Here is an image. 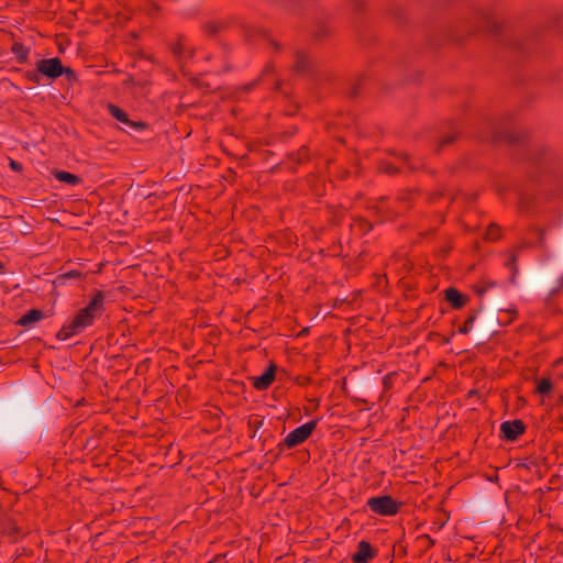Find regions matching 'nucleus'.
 Here are the masks:
<instances>
[{
	"label": "nucleus",
	"instance_id": "a211bd4d",
	"mask_svg": "<svg viewBox=\"0 0 563 563\" xmlns=\"http://www.w3.org/2000/svg\"><path fill=\"white\" fill-rule=\"evenodd\" d=\"M307 62V58L305 55H299L297 57V64H296V68L298 71H302L305 69V64Z\"/></svg>",
	"mask_w": 563,
	"mask_h": 563
},
{
	"label": "nucleus",
	"instance_id": "2eb2a0df",
	"mask_svg": "<svg viewBox=\"0 0 563 563\" xmlns=\"http://www.w3.org/2000/svg\"><path fill=\"white\" fill-rule=\"evenodd\" d=\"M349 5L352 12L361 13L366 7V2L365 0H350Z\"/></svg>",
	"mask_w": 563,
	"mask_h": 563
},
{
	"label": "nucleus",
	"instance_id": "9b49d317",
	"mask_svg": "<svg viewBox=\"0 0 563 563\" xmlns=\"http://www.w3.org/2000/svg\"><path fill=\"white\" fill-rule=\"evenodd\" d=\"M43 317H44V313L41 310L33 309V310H30L24 316H22L18 323L23 327L31 325L32 323L41 320Z\"/></svg>",
	"mask_w": 563,
	"mask_h": 563
},
{
	"label": "nucleus",
	"instance_id": "6e6552de",
	"mask_svg": "<svg viewBox=\"0 0 563 563\" xmlns=\"http://www.w3.org/2000/svg\"><path fill=\"white\" fill-rule=\"evenodd\" d=\"M275 377V367L269 366L262 375L254 379V387L264 390L273 383Z\"/></svg>",
	"mask_w": 563,
	"mask_h": 563
},
{
	"label": "nucleus",
	"instance_id": "7ed1b4c3",
	"mask_svg": "<svg viewBox=\"0 0 563 563\" xmlns=\"http://www.w3.org/2000/svg\"><path fill=\"white\" fill-rule=\"evenodd\" d=\"M316 426V421H309L299 426L286 435L284 440L285 445L291 449L303 443L312 434Z\"/></svg>",
	"mask_w": 563,
	"mask_h": 563
},
{
	"label": "nucleus",
	"instance_id": "412c9836",
	"mask_svg": "<svg viewBox=\"0 0 563 563\" xmlns=\"http://www.w3.org/2000/svg\"><path fill=\"white\" fill-rule=\"evenodd\" d=\"M63 75L66 76V78L71 81V80H75L76 79V74L73 69L70 68H65V71L63 73Z\"/></svg>",
	"mask_w": 563,
	"mask_h": 563
},
{
	"label": "nucleus",
	"instance_id": "4be33fe9",
	"mask_svg": "<svg viewBox=\"0 0 563 563\" xmlns=\"http://www.w3.org/2000/svg\"><path fill=\"white\" fill-rule=\"evenodd\" d=\"M9 165H10L11 169L14 172H20L22 169V165L16 161L10 159Z\"/></svg>",
	"mask_w": 563,
	"mask_h": 563
},
{
	"label": "nucleus",
	"instance_id": "0eeeda50",
	"mask_svg": "<svg viewBox=\"0 0 563 563\" xmlns=\"http://www.w3.org/2000/svg\"><path fill=\"white\" fill-rule=\"evenodd\" d=\"M374 555L372 547L366 541H361L357 545L356 552L352 555L354 563H367Z\"/></svg>",
	"mask_w": 563,
	"mask_h": 563
},
{
	"label": "nucleus",
	"instance_id": "4468645a",
	"mask_svg": "<svg viewBox=\"0 0 563 563\" xmlns=\"http://www.w3.org/2000/svg\"><path fill=\"white\" fill-rule=\"evenodd\" d=\"M552 389V384L549 379L547 378H543L541 380H539L538 385H537V391L541 395H547L551 391Z\"/></svg>",
	"mask_w": 563,
	"mask_h": 563
},
{
	"label": "nucleus",
	"instance_id": "f3484780",
	"mask_svg": "<svg viewBox=\"0 0 563 563\" xmlns=\"http://www.w3.org/2000/svg\"><path fill=\"white\" fill-rule=\"evenodd\" d=\"M515 262H516V255L511 253L509 260L506 262V265L511 266L514 274H516V272H517V268L515 267ZM511 282L512 283L515 282V275H512Z\"/></svg>",
	"mask_w": 563,
	"mask_h": 563
},
{
	"label": "nucleus",
	"instance_id": "ddd939ff",
	"mask_svg": "<svg viewBox=\"0 0 563 563\" xmlns=\"http://www.w3.org/2000/svg\"><path fill=\"white\" fill-rule=\"evenodd\" d=\"M500 236V228L496 224H490L485 233L487 240L494 241Z\"/></svg>",
	"mask_w": 563,
	"mask_h": 563
},
{
	"label": "nucleus",
	"instance_id": "20e7f679",
	"mask_svg": "<svg viewBox=\"0 0 563 563\" xmlns=\"http://www.w3.org/2000/svg\"><path fill=\"white\" fill-rule=\"evenodd\" d=\"M36 68L38 73L52 79L59 77L65 71V67L57 57L38 60Z\"/></svg>",
	"mask_w": 563,
	"mask_h": 563
},
{
	"label": "nucleus",
	"instance_id": "1a4fd4ad",
	"mask_svg": "<svg viewBox=\"0 0 563 563\" xmlns=\"http://www.w3.org/2000/svg\"><path fill=\"white\" fill-rule=\"evenodd\" d=\"M445 299L452 305V307L457 309L462 308L466 302V298L454 288L445 290Z\"/></svg>",
	"mask_w": 563,
	"mask_h": 563
},
{
	"label": "nucleus",
	"instance_id": "9d476101",
	"mask_svg": "<svg viewBox=\"0 0 563 563\" xmlns=\"http://www.w3.org/2000/svg\"><path fill=\"white\" fill-rule=\"evenodd\" d=\"M53 175L58 181L67 184L68 186H76L80 183L78 176L65 170H54Z\"/></svg>",
	"mask_w": 563,
	"mask_h": 563
},
{
	"label": "nucleus",
	"instance_id": "423d86ee",
	"mask_svg": "<svg viewBox=\"0 0 563 563\" xmlns=\"http://www.w3.org/2000/svg\"><path fill=\"white\" fill-rule=\"evenodd\" d=\"M500 429L507 440H516L525 430L523 423L520 420L505 421L501 423Z\"/></svg>",
	"mask_w": 563,
	"mask_h": 563
},
{
	"label": "nucleus",
	"instance_id": "5701e85b",
	"mask_svg": "<svg viewBox=\"0 0 563 563\" xmlns=\"http://www.w3.org/2000/svg\"><path fill=\"white\" fill-rule=\"evenodd\" d=\"M409 197V194L402 195L400 199L406 200Z\"/></svg>",
	"mask_w": 563,
	"mask_h": 563
},
{
	"label": "nucleus",
	"instance_id": "f03ea898",
	"mask_svg": "<svg viewBox=\"0 0 563 563\" xmlns=\"http://www.w3.org/2000/svg\"><path fill=\"white\" fill-rule=\"evenodd\" d=\"M369 509L379 516H394L398 511V504L390 496H377L367 500Z\"/></svg>",
	"mask_w": 563,
	"mask_h": 563
},
{
	"label": "nucleus",
	"instance_id": "b1692460",
	"mask_svg": "<svg viewBox=\"0 0 563 563\" xmlns=\"http://www.w3.org/2000/svg\"><path fill=\"white\" fill-rule=\"evenodd\" d=\"M453 139L452 137H448L444 140V143H450Z\"/></svg>",
	"mask_w": 563,
	"mask_h": 563
},
{
	"label": "nucleus",
	"instance_id": "dca6fc26",
	"mask_svg": "<svg viewBox=\"0 0 563 563\" xmlns=\"http://www.w3.org/2000/svg\"><path fill=\"white\" fill-rule=\"evenodd\" d=\"M497 284L495 282H485L483 286L478 287L477 292L479 296H483L489 288L496 287Z\"/></svg>",
	"mask_w": 563,
	"mask_h": 563
},
{
	"label": "nucleus",
	"instance_id": "aec40b11",
	"mask_svg": "<svg viewBox=\"0 0 563 563\" xmlns=\"http://www.w3.org/2000/svg\"><path fill=\"white\" fill-rule=\"evenodd\" d=\"M382 170H384L385 173H388V174H394L397 172V168L394 167L391 164L389 163H384L382 165Z\"/></svg>",
	"mask_w": 563,
	"mask_h": 563
},
{
	"label": "nucleus",
	"instance_id": "f8f14e48",
	"mask_svg": "<svg viewBox=\"0 0 563 563\" xmlns=\"http://www.w3.org/2000/svg\"><path fill=\"white\" fill-rule=\"evenodd\" d=\"M12 53L20 62H25L29 55V49L20 43H14L12 46Z\"/></svg>",
	"mask_w": 563,
	"mask_h": 563
},
{
	"label": "nucleus",
	"instance_id": "6ab92c4d",
	"mask_svg": "<svg viewBox=\"0 0 563 563\" xmlns=\"http://www.w3.org/2000/svg\"><path fill=\"white\" fill-rule=\"evenodd\" d=\"M473 328V319H468L464 322V324L460 328L461 333H468Z\"/></svg>",
	"mask_w": 563,
	"mask_h": 563
},
{
	"label": "nucleus",
	"instance_id": "39448f33",
	"mask_svg": "<svg viewBox=\"0 0 563 563\" xmlns=\"http://www.w3.org/2000/svg\"><path fill=\"white\" fill-rule=\"evenodd\" d=\"M108 110L113 118H115L119 122L124 124L128 129L131 130H141L144 128L142 122L132 121L129 119L128 114L120 108L114 104H109Z\"/></svg>",
	"mask_w": 563,
	"mask_h": 563
},
{
	"label": "nucleus",
	"instance_id": "f257e3e1",
	"mask_svg": "<svg viewBox=\"0 0 563 563\" xmlns=\"http://www.w3.org/2000/svg\"><path fill=\"white\" fill-rule=\"evenodd\" d=\"M102 292H97L89 303L80 309L73 320L58 331L57 338L65 341L91 325L93 321L102 314L104 310Z\"/></svg>",
	"mask_w": 563,
	"mask_h": 563
}]
</instances>
